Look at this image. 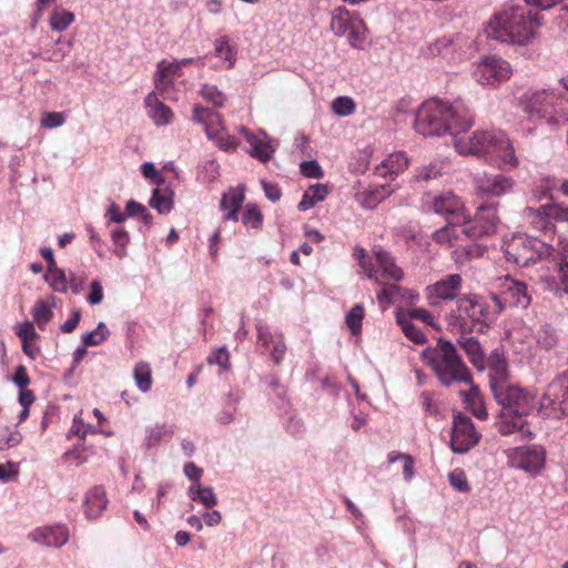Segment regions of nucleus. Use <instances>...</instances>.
I'll return each instance as SVG.
<instances>
[{"label": "nucleus", "mask_w": 568, "mask_h": 568, "mask_svg": "<svg viewBox=\"0 0 568 568\" xmlns=\"http://www.w3.org/2000/svg\"><path fill=\"white\" fill-rule=\"evenodd\" d=\"M499 416L500 422L497 424V428L501 435H509L518 430L523 435L531 436V433L526 429V420L523 417H504L503 412Z\"/></svg>", "instance_id": "2f4dec72"}, {"label": "nucleus", "mask_w": 568, "mask_h": 568, "mask_svg": "<svg viewBox=\"0 0 568 568\" xmlns=\"http://www.w3.org/2000/svg\"><path fill=\"white\" fill-rule=\"evenodd\" d=\"M514 180L503 174L484 176L477 181L476 189L483 195L501 196L514 187Z\"/></svg>", "instance_id": "a211bd4d"}, {"label": "nucleus", "mask_w": 568, "mask_h": 568, "mask_svg": "<svg viewBox=\"0 0 568 568\" xmlns=\"http://www.w3.org/2000/svg\"><path fill=\"white\" fill-rule=\"evenodd\" d=\"M173 193L171 191H161L155 189L150 200V206L155 209L160 214L171 212L173 207Z\"/></svg>", "instance_id": "f704fd0d"}, {"label": "nucleus", "mask_w": 568, "mask_h": 568, "mask_svg": "<svg viewBox=\"0 0 568 568\" xmlns=\"http://www.w3.org/2000/svg\"><path fill=\"white\" fill-rule=\"evenodd\" d=\"M498 287L505 294L509 307L526 310L530 305L531 296L524 282L507 276L500 281Z\"/></svg>", "instance_id": "dca6fc26"}, {"label": "nucleus", "mask_w": 568, "mask_h": 568, "mask_svg": "<svg viewBox=\"0 0 568 568\" xmlns=\"http://www.w3.org/2000/svg\"><path fill=\"white\" fill-rule=\"evenodd\" d=\"M16 334L20 337L21 342L32 341L37 337L33 324L29 321L18 323L16 325Z\"/></svg>", "instance_id": "680f3d73"}, {"label": "nucleus", "mask_w": 568, "mask_h": 568, "mask_svg": "<svg viewBox=\"0 0 568 568\" xmlns=\"http://www.w3.org/2000/svg\"><path fill=\"white\" fill-rule=\"evenodd\" d=\"M523 111L551 125L568 122V95L556 89H529L520 98Z\"/></svg>", "instance_id": "39448f33"}, {"label": "nucleus", "mask_w": 568, "mask_h": 568, "mask_svg": "<svg viewBox=\"0 0 568 568\" xmlns=\"http://www.w3.org/2000/svg\"><path fill=\"white\" fill-rule=\"evenodd\" d=\"M28 538L48 547H61L69 540V531L63 526L42 527L29 532Z\"/></svg>", "instance_id": "f3484780"}, {"label": "nucleus", "mask_w": 568, "mask_h": 568, "mask_svg": "<svg viewBox=\"0 0 568 568\" xmlns=\"http://www.w3.org/2000/svg\"><path fill=\"white\" fill-rule=\"evenodd\" d=\"M300 170L301 173L306 178L320 179L323 176V170L321 165L314 160L303 161L300 164Z\"/></svg>", "instance_id": "13d9d810"}, {"label": "nucleus", "mask_w": 568, "mask_h": 568, "mask_svg": "<svg viewBox=\"0 0 568 568\" xmlns=\"http://www.w3.org/2000/svg\"><path fill=\"white\" fill-rule=\"evenodd\" d=\"M64 123V116L60 112H45L41 118V125L48 129L59 128Z\"/></svg>", "instance_id": "0e129e2a"}, {"label": "nucleus", "mask_w": 568, "mask_h": 568, "mask_svg": "<svg viewBox=\"0 0 568 568\" xmlns=\"http://www.w3.org/2000/svg\"><path fill=\"white\" fill-rule=\"evenodd\" d=\"M110 332L104 323H99L97 328L92 332L85 333L82 337V342L84 346H95L104 342Z\"/></svg>", "instance_id": "c03bdc74"}, {"label": "nucleus", "mask_w": 568, "mask_h": 568, "mask_svg": "<svg viewBox=\"0 0 568 568\" xmlns=\"http://www.w3.org/2000/svg\"><path fill=\"white\" fill-rule=\"evenodd\" d=\"M484 248L477 244H470L457 247L453 252V258L457 264H464L475 257L481 256Z\"/></svg>", "instance_id": "58836bf2"}, {"label": "nucleus", "mask_w": 568, "mask_h": 568, "mask_svg": "<svg viewBox=\"0 0 568 568\" xmlns=\"http://www.w3.org/2000/svg\"><path fill=\"white\" fill-rule=\"evenodd\" d=\"M74 20L75 16L73 12L62 8H55L49 18V24L53 31L62 32L67 30Z\"/></svg>", "instance_id": "473e14b6"}, {"label": "nucleus", "mask_w": 568, "mask_h": 568, "mask_svg": "<svg viewBox=\"0 0 568 568\" xmlns=\"http://www.w3.org/2000/svg\"><path fill=\"white\" fill-rule=\"evenodd\" d=\"M355 22L356 21L351 18L349 12L343 7L335 8L332 11L331 29L337 37L346 36L348 29L352 28Z\"/></svg>", "instance_id": "cd10ccee"}, {"label": "nucleus", "mask_w": 568, "mask_h": 568, "mask_svg": "<svg viewBox=\"0 0 568 568\" xmlns=\"http://www.w3.org/2000/svg\"><path fill=\"white\" fill-rule=\"evenodd\" d=\"M394 192L387 185H379L372 190L364 201V205L368 209H374L378 202H382Z\"/></svg>", "instance_id": "8fccbe9b"}, {"label": "nucleus", "mask_w": 568, "mask_h": 568, "mask_svg": "<svg viewBox=\"0 0 568 568\" xmlns=\"http://www.w3.org/2000/svg\"><path fill=\"white\" fill-rule=\"evenodd\" d=\"M508 458L513 467L537 475L544 468L546 450L536 445L518 447L509 450Z\"/></svg>", "instance_id": "ddd939ff"}, {"label": "nucleus", "mask_w": 568, "mask_h": 568, "mask_svg": "<svg viewBox=\"0 0 568 568\" xmlns=\"http://www.w3.org/2000/svg\"><path fill=\"white\" fill-rule=\"evenodd\" d=\"M213 141L216 142L217 146L223 151H233L239 145V141L226 133V130H224L223 133L219 134V138L213 139Z\"/></svg>", "instance_id": "774afa93"}, {"label": "nucleus", "mask_w": 568, "mask_h": 568, "mask_svg": "<svg viewBox=\"0 0 568 568\" xmlns=\"http://www.w3.org/2000/svg\"><path fill=\"white\" fill-rule=\"evenodd\" d=\"M427 205L434 213L453 220L455 223H459L460 219L463 222L466 221L464 203L462 199L452 191L433 195L427 202Z\"/></svg>", "instance_id": "4468645a"}, {"label": "nucleus", "mask_w": 568, "mask_h": 568, "mask_svg": "<svg viewBox=\"0 0 568 568\" xmlns=\"http://www.w3.org/2000/svg\"><path fill=\"white\" fill-rule=\"evenodd\" d=\"M489 386L491 392L507 385L508 365L505 357L498 352H493L488 358Z\"/></svg>", "instance_id": "6ab92c4d"}, {"label": "nucleus", "mask_w": 568, "mask_h": 568, "mask_svg": "<svg viewBox=\"0 0 568 568\" xmlns=\"http://www.w3.org/2000/svg\"><path fill=\"white\" fill-rule=\"evenodd\" d=\"M209 364H217L223 368H229L230 366V354L226 349V347H220L216 351H214L209 357H207Z\"/></svg>", "instance_id": "052dcab7"}, {"label": "nucleus", "mask_w": 568, "mask_h": 568, "mask_svg": "<svg viewBox=\"0 0 568 568\" xmlns=\"http://www.w3.org/2000/svg\"><path fill=\"white\" fill-rule=\"evenodd\" d=\"M242 222L244 225L252 229H260L263 222V215L255 204L248 203L242 215Z\"/></svg>", "instance_id": "de8ad7c7"}, {"label": "nucleus", "mask_w": 568, "mask_h": 568, "mask_svg": "<svg viewBox=\"0 0 568 568\" xmlns=\"http://www.w3.org/2000/svg\"><path fill=\"white\" fill-rule=\"evenodd\" d=\"M448 480L452 487H454L457 491L468 493L470 490L466 474L460 468H455L452 470L448 475Z\"/></svg>", "instance_id": "3c124183"}, {"label": "nucleus", "mask_w": 568, "mask_h": 568, "mask_svg": "<svg viewBox=\"0 0 568 568\" xmlns=\"http://www.w3.org/2000/svg\"><path fill=\"white\" fill-rule=\"evenodd\" d=\"M462 276L459 274H449L429 285L427 291V301L430 306H438L440 301H453L458 296L462 287Z\"/></svg>", "instance_id": "2eb2a0df"}, {"label": "nucleus", "mask_w": 568, "mask_h": 568, "mask_svg": "<svg viewBox=\"0 0 568 568\" xmlns=\"http://www.w3.org/2000/svg\"><path fill=\"white\" fill-rule=\"evenodd\" d=\"M473 124L474 115L463 103L432 99L418 109L414 128L417 133L425 136L449 133L454 140L459 134L466 133Z\"/></svg>", "instance_id": "f257e3e1"}, {"label": "nucleus", "mask_w": 568, "mask_h": 568, "mask_svg": "<svg viewBox=\"0 0 568 568\" xmlns=\"http://www.w3.org/2000/svg\"><path fill=\"white\" fill-rule=\"evenodd\" d=\"M111 240L114 245L113 253L119 258H123L126 255V246L130 243L128 232L122 227H115L111 231Z\"/></svg>", "instance_id": "ea45409f"}, {"label": "nucleus", "mask_w": 568, "mask_h": 568, "mask_svg": "<svg viewBox=\"0 0 568 568\" xmlns=\"http://www.w3.org/2000/svg\"><path fill=\"white\" fill-rule=\"evenodd\" d=\"M524 217L530 222L535 230L552 232L555 227L552 221L568 222V207L558 203H549L536 209L526 207Z\"/></svg>", "instance_id": "9d476101"}, {"label": "nucleus", "mask_w": 568, "mask_h": 568, "mask_svg": "<svg viewBox=\"0 0 568 568\" xmlns=\"http://www.w3.org/2000/svg\"><path fill=\"white\" fill-rule=\"evenodd\" d=\"M196 500H200L206 508H212L217 504L216 496L211 487H196Z\"/></svg>", "instance_id": "4d7b16f0"}, {"label": "nucleus", "mask_w": 568, "mask_h": 568, "mask_svg": "<svg viewBox=\"0 0 568 568\" xmlns=\"http://www.w3.org/2000/svg\"><path fill=\"white\" fill-rule=\"evenodd\" d=\"M32 316L37 325L43 328L53 316V312L44 301H38L32 308Z\"/></svg>", "instance_id": "49530a36"}, {"label": "nucleus", "mask_w": 568, "mask_h": 568, "mask_svg": "<svg viewBox=\"0 0 568 568\" xmlns=\"http://www.w3.org/2000/svg\"><path fill=\"white\" fill-rule=\"evenodd\" d=\"M489 296L496 307L495 311H490V313H491L490 316H493L491 318L494 321L503 311H505L507 307H509V305H508L507 298L505 297V294L503 293L501 290H499L498 293H490Z\"/></svg>", "instance_id": "69168bd1"}, {"label": "nucleus", "mask_w": 568, "mask_h": 568, "mask_svg": "<svg viewBox=\"0 0 568 568\" xmlns=\"http://www.w3.org/2000/svg\"><path fill=\"white\" fill-rule=\"evenodd\" d=\"M457 343L468 355L470 363L478 369H483L485 365V354L478 339L462 334Z\"/></svg>", "instance_id": "5701e85b"}, {"label": "nucleus", "mask_w": 568, "mask_h": 568, "mask_svg": "<svg viewBox=\"0 0 568 568\" xmlns=\"http://www.w3.org/2000/svg\"><path fill=\"white\" fill-rule=\"evenodd\" d=\"M542 17L531 9L516 6L496 13L486 28L487 37L500 42L525 45L536 36Z\"/></svg>", "instance_id": "7ed1b4c3"}, {"label": "nucleus", "mask_w": 568, "mask_h": 568, "mask_svg": "<svg viewBox=\"0 0 568 568\" xmlns=\"http://www.w3.org/2000/svg\"><path fill=\"white\" fill-rule=\"evenodd\" d=\"M175 75H180L179 64L175 62V60L172 62L166 60L160 61L154 79L155 89L159 91L166 90Z\"/></svg>", "instance_id": "bb28decb"}, {"label": "nucleus", "mask_w": 568, "mask_h": 568, "mask_svg": "<svg viewBox=\"0 0 568 568\" xmlns=\"http://www.w3.org/2000/svg\"><path fill=\"white\" fill-rule=\"evenodd\" d=\"M457 225L458 224L453 220H449L447 225L433 233L432 239L439 245H454V243L459 240L460 234H463L460 230L456 227Z\"/></svg>", "instance_id": "c756f323"}, {"label": "nucleus", "mask_w": 568, "mask_h": 568, "mask_svg": "<svg viewBox=\"0 0 568 568\" xmlns=\"http://www.w3.org/2000/svg\"><path fill=\"white\" fill-rule=\"evenodd\" d=\"M408 165V158L404 152H396L387 156L381 166L377 168V174L381 176H394L403 172Z\"/></svg>", "instance_id": "a878e982"}, {"label": "nucleus", "mask_w": 568, "mask_h": 568, "mask_svg": "<svg viewBox=\"0 0 568 568\" xmlns=\"http://www.w3.org/2000/svg\"><path fill=\"white\" fill-rule=\"evenodd\" d=\"M374 253H375L377 264H378L379 268L382 270V274H381L382 277L390 278V280H394L397 282L403 280V277H404L403 270L399 268L394 263V258L392 257V255L388 252H386L382 248H378V250H375Z\"/></svg>", "instance_id": "393cba45"}, {"label": "nucleus", "mask_w": 568, "mask_h": 568, "mask_svg": "<svg viewBox=\"0 0 568 568\" xmlns=\"http://www.w3.org/2000/svg\"><path fill=\"white\" fill-rule=\"evenodd\" d=\"M166 433L165 426H153L146 429L145 444L148 447L156 445Z\"/></svg>", "instance_id": "338daca9"}, {"label": "nucleus", "mask_w": 568, "mask_h": 568, "mask_svg": "<svg viewBox=\"0 0 568 568\" xmlns=\"http://www.w3.org/2000/svg\"><path fill=\"white\" fill-rule=\"evenodd\" d=\"M499 222L497 215V204H481L478 206L475 215L469 217L466 214V221H459L460 232L470 240H478L494 234Z\"/></svg>", "instance_id": "1a4fd4ad"}, {"label": "nucleus", "mask_w": 568, "mask_h": 568, "mask_svg": "<svg viewBox=\"0 0 568 568\" xmlns=\"http://www.w3.org/2000/svg\"><path fill=\"white\" fill-rule=\"evenodd\" d=\"M84 511L89 519H94L106 508L108 499L102 486H94L84 498Z\"/></svg>", "instance_id": "4be33fe9"}, {"label": "nucleus", "mask_w": 568, "mask_h": 568, "mask_svg": "<svg viewBox=\"0 0 568 568\" xmlns=\"http://www.w3.org/2000/svg\"><path fill=\"white\" fill-rule=\"evenodd\" d=\"M355 256L361 265V267L366 272L368 278H375L378 281L377 271L371 264V260L364 248H356Z\"/></svg>", "instance_id": "5fc2aeb1"}, {"label": "nucleus", "mask_w": 568, "mask_h": 568, "mask_svg": "<svg viewBox=\"0 0 568 568\" xmlns=\"http://www.w3.org/2000/svg\"><path fill=\"white\" fill-rule=\"evenodd\" d=\"M420 356L440 385L450 387L471 383V372L450 341L439 338L435 345L426 347Z\"/></svg>", "instance_id": "20e7f679"}, {"label": "nucleus", "mask_w": 568, "mask_h": 568, "mask_svg": "<svg viewBox=\"0 0 568 568\" xmlns=\"http://www.w3.org/2000/svg\"><path fill=\"white\" fill-rule=\"evenodd\" d=\"M328 194V187L325 184L317 183L308 187L301 202L298 203L300 211H307L312 209L317 202H322Z\"/></svg>", "instance_id": "c85d7f7f"}, {"label": "nucleus", "mask_w": 568, "mask_h": 568, "mask_svg": "<svg viewBox=\"0 0 568 568\" xmlns=\"http://www.w3.org/2000/svg\"><path fill=\"white\" fill-rule=\"evenodd\" d=\"M402 287L397 284H385L381 292L377 294L379 303H393L394 298L400 295Z\"/></svg>", "instance_id": "6e6d98bb"}, {"label": "nucleus", "mask_w": 568, "mask_h": 568, "mask_svg": "<svg viewBox=\"0 0 568 568\" xmlns=\"http://www.w3.org/2000/svg\"><path fill=\"white\" fill-rule=\"evenodd\" d=\"M407 318H409V320L416 318V320H419V321L426 323L427 325L434 327L436 331L440 329V327L433 321L432 314L425 308H420V307L410 308L408 311Z\"/></svg>", "instance_id": "bf43d9fd"}, {"label": "nucleus", "mask_w": 568, "mask_h": 568, "mask_svg": "<svg viewBox=\"0 0 568 568\" xmlns=\"http://www.w3.org/2000/svg\"><path fill=\"white\" fill-rule=\"evenodd\" d=\"M464 44V39L459 34H448L436 39L428 47L429 54L432 55H448L456 49H460Z\"/></svg>", "instance_id": "b1692460"}, {"label": "nucleus", "mask_w": 568, "mask_h": 568, "mask_svg": "<svg viewBox=\"0 0 568 568\" xmlns=\"http://www.w3.org/2000/svg\"><path fill=\"white\" fill-rule=\"evenodd\" d=\"M495 400L501 406L504 417L527 416L535 406L534 397L525 393L523 388L505 385L493 390Z\"/></svg>", "instance_id": "6e6552de"}, {"label": "nucleus", "mask_w": 568, "mask_h": 568, "mask_svg": "<svg viewBox=\"0 0 568 568\" xmlns=\"http://www.w3.org/2000/svg\"><path fill=\"white\" fill-rule=\"evenodd\" d=\"M223 122L224 120L220 113L215 111L210 112V118L204 122L205 133L210 140L219 138V134L224 132Z\"/></svg>", "instance_id": "a18cd8bd"}, {"label": "nucleus", "mask_w": 568, "mask_h": 568, "mask_svg": "<svg viewBox=\"0 0 568 568\" xmlns=\"http://www.w3.org/2000/svg\"><path fill=\"white\" fill-rule=\"evenodd\" d=\"M397 324L402 327V331L412 342L416 344H424L426 342L425 334L414 325L406 315L397 314L396 315Z\"/></svg>", "instance_id": "c9c22d12"}, {"label": "nucleus", "mask_w": 568, "mask_h": 568, "mask_svg": "<svg viewBox=\"0 0 568 568\" xmlns=\"http://www.w3.org/2000/svg\"><path fill=\"white\" fill-rule=\"evenodd\" d=\"M248 144L251 145L250 154L261 162H267L274 153L273 148L268 143L256 136H248Z\"/></svg>", "instance_id": "4c0bfd02"}, {"label": "nucleus", "mask_w": 568, "mask_h": 568, "mask_svg": "<svg viewBox=\"0 0 568 568\" xmlns=\"http://www.w3.org/2000/svg\"><path fill=\"white\" fill-rule=\"evenodd\" d=\"M364 318V307L361 304L354 305L346 315V325L353 335H357L362 329Z\"/></svg>", "instance_id": "79ce46f5"}, {"label": "nucleus", "mask_w": 568, "mask_h": 568, "mask_svg": "<svg viewBox=\"0 0 568 568\" xmlns=\"http://www.w3.org/2000/svg\"><path fill=\"white\" fill-rule=\"evenodd\" d=\"M201 94L205 100L216 106H223L226 100L224 93L213 84H204L201 89Z\"/></svg>", "instance_id": "864d4df0"}, {"label": "nucleus", "mask_w": 568, "mask_h": 568, "mask_svg": "<svg viewBox=\"0 0 568 568\" xmlns=\"http://www.w3.org/2000/svg\"><path fill=\"white\" fill-rule=\"evenodd\" d=\"M144 102L148 109V114L155 125H166L171 123L173 112L168 105L158 99L155 92L149 93Z\"/></svg>", "instance_id": "412c9836"}, {"label": "nucleus", "mask_w": 568, "mask_h": 568, "mask_svg": "<svg viewBox=\"0 0 568 568\" xmlns=\"http://www.w3.org/2000/svg\"><path fill=\"white\" fill-rule=\"evenodd\" d=\"M244 187H231L222 196L220 207L222 211L227 212L224 216L227 221H237L239 210L244 201Z\"/></svg>", "instance_id": "aec40b11"}, {"label": "nucleus", "mask_w": 568, "mask_h": 568, "mask_svg": "<svg viewBox=\"0 0 568 568\" xmlns=\"http://www.w3.org/2000/svg\"><path fill=\"white\" fill-rule=\"evenodd\" d=\"M332 109L337 115L347 116L355 111V103L349 97H338L333 101Z\"/></svg>", "instance_id": "603ef678"}, {"label": "nucleus", "mask_w": 568, "mask_h": 568, "mask_svg": "<svg viewBox=\"0 0 568 568\" xmlns=\"http://www.w3.org/2000/svg\"><path fill=\"white\" fill-rule=\"evenodd\" d=\"M388 463L393 464L397 460H403V474L406 480H410L414 476V459L410 455L399 452H390L387 456Z\"/></svg>", "instance_id": "09e8293b"}, {"label": "nucleus", "mask_w": 568, "mask_h": 568, "mask_svg": "<svg viewBox=\"0 0 568 568\" xmlns=\"http://www.w3.org/2000/svg\"><path fill=\"white\" fill-rule=\"evenodd\" d=\"M446 168L447 165L444 161L435 160L429 164L419 168L415 175V179L425 182L430 181L433 179H437L444 173Z\"/></svg>", "instance_id": "e433bc0d"}, {"label": "nucleus", "mask_w": 568, "mask_h": 568, "mask_svg": "<svg viewBox=\"0 0 568 568\" xmlns=\"http://www.w3.org/2000/svg\"><path fill=\"white\" fill-rule=\"evenodd\" d=\"M133 377L138 388L145 393L151 389L152 386V371L146 362L136 363Z\"/></svg>", "instance_id": "72a5a7b5"}, {"label": "nucleus", "mask_w": 568, "mask_h": 568, "mask_svg": "<svg viewBox=\"0 0 568 568\" xmlns=\"http://www.w3.org/2000/svg\"><path fill=\"white\" fill-rule=\"evenodd\" d=\"M490 310L481 296L464 295L457 298L456 310L447 317V325L450 331L460 334H470L476 325L489 327L493 322Z\"/></svg>", "instance_id": "423d86ee"}, {"label": "nucleus", "mask_w": 568, "mask_h": 568, "mask_svg": "<svg viewBox=\"0 0 568 568\" xmlns=\"http://www.w3.org/2000/svg\"><path fill=\"white\" fill-rule=\"evenodd\" d=\"M215 54L217 57H222L225 60L230 62L229 68H232L234 64V61L232 60V51L229 45V40L226 37H221L215 42Z\"/></svg>", "instance_id": "e2e57ef3"}, {"label": "nucleus", "mask_w": 568, "mask_h": 568, "mask_svg": "<svg viewBox=\"0 0 568 568\" xmlns=\"http://www.w3.org/2000/svg\"><path fill=\"white\" fill-rule=\"evenodd\" d=\"M480 434L476 432L470 417L458 413L454 416L450 447L454 453L465 454L479 442Z\"/></svg>", "instance_id": "9b49d317"}, {"label": "nucleus", "mask_w": 568, "mask_h": 568, "mask_svg": "<svg viewBox=\"0 0 568 568\" xmlns=\"http://www.w3.org/2000/svg\"><path fill=\"white\" fill-rule=\"evenodd\" d=\"M44 277L53 291L59 293H65L68 291V280L63 270L57 267L47 272Z\"/></svg>", "instance_id": "a19ab883"}, {"label": "nucleus", "mask_w": 568, "mask_h": 568, "mask_svg": "<svg viewBox=\"0 0 568 568\" xmlns=\"http://www.w3.org/2000/svg\"><path fill=\"white\" fill-rule=\"evenodd\" d=\"M511 75L510 64L498 57L483 59L475 69V77L481 85H498Z\"/></svg>", "instance_id": "f8f14e48"}, {"label": "nucleus", "mask_w": 568, "mask_h": 568, "mask_svg": "<svg viewBox=\"0 0 568 568\" xmlns=\"http://www.w3.org/2000/svg\"><path fill=\"white\" fill-rule=\"evenodd\" d=\"M560 242H558L557 247H554L535 236L516 234L504 243L503 250L507 261L520 267H527L547 257H552L558 265L557 252Z\"/></svg>", "instance_id": "0eeeda50"}, {"label": "nucleus", "mask_w": 568, "mask_h": 568, "mask_svg": "<svg viewBox=\"0 0 568 568\" xmlns=\"http://www.w3.org/2000/svg\"><path fill=\"white\" fill-rule=\"evenodd\" d=\"M454 146L462 155L484 158L499 168H515L518 164L515 149L501 130L479 129L469 135L462 133L454 139Z\"/></svg>", "instance_id": "f03ea898"}, {"label": "nucleus", "mask_w": 568, "mask_h": 568, "mask_svg": "<svg viewBox=\"0 0 568 568\" xmlns=\"http://www.w3.org/2000/svg\"><path fill=\"white\" fill-rule=\"evenodd\" d=\"M560 288L568 295V241L562 240L557 252Z\"/></svg>", "instance_id": "7c9ffc66"}, {"label": "nucleus", "mask_w": 568, "mask_h": 568, "mask_svg": "<svg viewBox=\"0 0 568 568\" xmlns=\"http://www.w3.org/2000/svg\"><path fill=\"white\" fill-rule=\"evenodd\" d=\"M558 343V336L556 334V331L548 326V325H545L542 326L538 333H537V344L546 349V351H549V349H552Z\"/></svg>", "instance_id": "37998d69"}]
</instances>
